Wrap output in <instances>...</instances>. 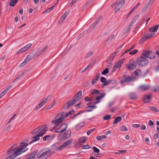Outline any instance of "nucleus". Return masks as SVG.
Listing matches in <instances>:
<instances>
[{"label": "nucleus", "mask_w": 159, "mask_h": 159, "mask_svg": "<svg viewBox=\"0 0 159 159\" xmlns=\"http://www.w3.org/2000/svg\"><path fill=\"white\" fill-rule=\"evenodd\" d=\"M66 112H62L59 113L55 117L57 118L59 116H61V117H65L64 116L66 115Z\"/></svg>", "instance_id": "34"}, {"label": "nucleus", "mask_w": 159, "mask_h": 159, "mask_svg": "<svg viewBox=\"0 0 159 159\" xmlns=\"http://www.w3.org/2000/svg\"><path fill=\"white\" fill-rule=\"evenodd\" d=\"M82 91H79L73 97V99L76 102L80 99L82 97Z\"/></svg>", "instance_id": "12"}, {"label": "nucleus", "mask_w": 159, "mask_h": 159, "mask_svg": "<svg viewBox=\"0 0 159 159\" xmlns=\"http://www.w3.org/2000/svg\"><path fill=\"white\" fill-rule=\"evenodd\" d=\"M95 61H93L91 62L86 67L88 69L92 65H93L94 63L95 62Z\"/></svg>", "instance_id": "58"}, {"label": "nucleus", "mask_w": 159, "mask_h": 159, "mask_svg": "<svg viewBox=\"0 0 159 159\" xmlns=\"http://www.w3.org/2000/svg\"><path fill=\"white\" fill-rule=\"evenodd\" d=\"M114 35H111L110 36L108 39H107V42H108V43H110L111 42L112 39L114 38Z\"/></svg>", "instance_id": "42"}, {"label": "nucleus", "mask_w": 159, "mask_h": 159, "mask_svg": "<svg viewBox=\"0 0 159 159\" xmlns=\"http://www.w3.org/2000/svg\"><path fill=\"white\" fill-rule=\"evenodd\" d=\"M150 88L149 85H142L140 86L139 89L140 90L142 91H145L148 90Z\"/></svg>", "instance_id": "18"}, {"label": "nucleus", "mask_w": 159, "mask_h": 159, "mask_svg": "<svg viewBox=\"0 0 159 159\" xmlns=\"http://www.w3.org/2000/svg\"><path fill=\"white\" fill-rule=\"evenodd\" d=\"M91 147L89 145H86L83 146L82 149H88L91 148Z\"/></svg>", "instance_id": "53"}, {"label": "nucleus", "mask_w": 159, "mask_h": 159, "mask_svg": "<svg viewBox=\"0 0 159 159\" xmlns=\"http://www.w3.org/2000/svg\"><path fill=\"white\" fill-rule=\"evenodd\" d=\"M100 95V96H97L96 98V100L93 102V104L95 105L101 102V99L105 96L106 94L105 93H102Z\"/></svg>", "instance_id": "14"}, {"label": "nucleus", "mask_w": 159, "mask_h": 159, "mask_svg": "<svg viewBox=\"0 0 159 159\" xmlns=\"http://www.w3.org/2000/svg\"><path fill=\"white\" fill-rule=\"evenodd\" d=\"M149 109L150 110H151L153 111H155L156 112H159V110L154 107H152V106L150 107H149Z\"/></svg>", "instance_id": "44"}, {"label": "nucleus", "mask_w": 159, "mask_h": 159, "mask_svg": "<svg viewBox=\"0 0 159 159\" xmlns=\"http://www.w3.org/2000/svg\"><path fill=\"white\" fill-rule=\"evenodd\" d=\"M75 113V111L73 110V109H72L71 110L69 111L68 112L66 113V116H65V118H66V116H69L70 115L73 114Z\"/></svg>", "instance_id": "41"}, {"label": "nucleus", "mask_w": 159, "mask_h": 159, "mask_svg": "<svg viewBox=\"0 0 159 159\" xmlns=\"http://www.w3.org/2000/svg\"><path fill=\"white\" fill-rule=\"evenodd\" d=\"M69 13V11H66L64 13L62 16L65 19L66 18Z\"/></svg>", "instance_id": "49"}, {"label": "nucleus", "mask_w": 159, "mask_h": 159, "mask_svg": "<svg viewBox=\"0 0 159 159\" xmlns=\"http://www.w3.org/2000/svg\"><path fill=\"white\" fill-rule=\"evenodd\" d=\"M142 53L144 57L150 59H152L155 57V53L152 51L147 50L143 51Z\"/></svg>", "instance_id": "9"}, {"label": "nucleus", "mask_w": 159, "mask_h": 159, "mask_svg": "<svg viewBox=\"0 0 159 159\" xmlns=\"http://www.w3.org/2000/svg\"><path fill=\"white\" fill-rule=\"evenodd\" d=\"M95 130H96V129L95 128H93V129H90L89 130H88L87 132V134L88 135H90L91 133L93 132Z\"/></svg>", "instance_id": "48"}, {"label": "nucleus", "mask_w": 159, "mask_h": 159, "mask_svg": "<svg viewBox=\"0 0 159 159\" xmlns=\"http://www.w3.org/2000/svg\"><path fill=\"white\" fill-rule=\"evenodd\" d=\"M137 61L138 65L140 66H146L149 63L148 60L145 57H140L137 59Z\"/></svg>", "instance_id": "3"}, {"label": "nucleus", "mask_w": 159, "mask_h": 159, "mask_svg": "<svg viewBox=\"0 0 159 159\" xmlns=\"http://www.w3.org/2000/svg\"><path fill=\"white\" fill-rule=\"evenodd\" d=\"M120 130L121 131H125L128 130L127 128L124 126H122Z\"/></svg>", "instance_id": "56"}, {"label": "nucleus", "mask_w": 159, "mask_h": 159, "mask_svg": "<svg viewBox=\"0 0 159 159\" xmlns=\"http://www.w3.org/2000/svg\"><path fill=\"white\" fill-rule=\"evenodd\" d=\"M50 137V136L49 135L45 136L43 138V140L44 141L46 140L48 138Z\"/></svg>", "instance_id": "62"}, {"label": "nucleus", "mask_w": 159, "mask_h": 159, "mask_svg": "<svg viewBox=\"0 0 159 159\" xmlns=\"http://www.w3.org/2000/svg\"><path fill=\"white\" fill-rule=\"evenodd\" d=\"M28 145V143H25L24 142L20 143V148L21 149L22 151L23 149H25L26 148V147Z\"/></svg>", "instance_id": "25"}, {"label": "nucleus", "mask_w": 159, "mask_h": 159, "mask_svg": "<svg viewBox=\"0 0 159 159\" xmlns=\"http://www.w3.org/2000/svg\"><path fill=\"white\" fill-rule=\"evenodd\" d=\"M68 124L63 123L59 127L55 130V132L57 133H62L65 131L67 127Z\"/></svg>", "instance_id": "10"}, {"label": "nucleus", "mask_w": 159, "mask_h": 159, "mask_svg": "<svg viewBox=\"0 0 159 159\" xmlns=\"http://www.w3.org/2000/svg\"><path fill=\"white\" fill-rule=\"evenodd\" d=\"M65 118V117H60V118H58L57 120L60 122V123H61L64 120Z\"/></svg>", "instance_id": "57"}, {"label": "nucleus", "mask_w": 159, "mask_h": 159, "mask_svg": "<svg viewBox=\"0 0 159 159\" xmlns=\"http://www.w3.org/2000/svg\"><path fill=\"white\" fill-rule=\"evenodd\" d=\"M28 150V148H26L25 149L22 151L20 148H17L14 152L16 154H18V155H20L21 153L25 152Z\"/></svg>", "instance_id": "19"}, {"label": "nucleus", "mask_w": 159, "mask_h": 159, "mask_svg": "<svg viewBox=\"0 0 159 159\" xmlns=\"http://www.w3.org/2000/svg\"><path fill=\"white\" fill-rule=\"evenodd\" d=\"M84 100L86 102H89L91 100V99L89 98V97L87 96L85 98Z\"/></svg>", "instance_id": "64"}, {"label": "nucleus", "mask_w": 159, "mask_h": 159, "mask_svg": "<svg viewBox=\"0 0 159 159\" xmlns=\"http://www.w3.org/2000/svg\"><path fill=\"white\" fill-rule=\"evenodd\" d=\"M91 93L92 94L99 95L102 93H101L100 92L99 90L96 89H92L91 90Z\"/></svg>", "instance_id": "28"}, {"label": "nucleus", "mask_w": 159, "mask_h": 159, "mask_svg": "<svg viewBox=\"0 0 159 159\" xmlns=\"http://www.w3.org/2000/svg\"><path fill=\"white\" fill-rule=\"evenodd\" d=\"M48 46H47L46 47L44 48L41 51L39 52L37 54H34L33 52H31V53H32V55L34 56L33 58H36L42 55L46 50V49L47 48Z\"/></svg>", "instance_id": "15"}, {"label": "nucleus", "mask_w": 159, "mask_h": 159, "mask_svg": "<svg viewBox=\"0 0 159 159\" xmlns=\"http://www.w3.org/2000/svg\"><path fill=\"white\" fill-rule=\"evenodd\" d=\"M151 98V95H145L143 98V100L144 102L146 103L149 102Z\"/></svg>", "instance_id": "17"}, {"label": "nucleus", "mask_w": 159, "mask_h": 159, "mask_svg": "<svg viewBox=\"0 0 159 159\" xmlns=\"http://www.w3.org/2000/svg\"><path fill=\"white\" fill-rule=\"evenodd\" d=\"M17 156L18 154H16L14 152L11 155L9 156H11L10 159H14Z\"/></svg>", "instance_id": "45"}, {"label": "nucleus", "mask_w": 159, "mask_h": 159, "mask_svg": "<svg viewBox=\"0 0 159 159\" xmlns=\"http://www.w3.org/2000/svg\"><path fill=\"white\" fill-rule=\"evenodd\" d=\"M152 3H151L150 2L147 4V5L141 11L142 14H143L148 9L149 7H150Z\"/></svg>", "instance_id": "26"}, {"label": "nucleus", "mask_w": 159, "mask_h": 159, "mask_svg": "<svg viewBox=\"0 0 159 159\" xmlns=\"http://www.w3.org/2000/svg\"><path fill=\"white\" fill-rule=\"evenodd\" d=\"M159 28V25H157L149 29V31L151 32L152 33H154L153 32H156L158 28Z\"/></svg>", "instance_id": "20"}, {"label": "nucleus", "mask_w": 159, "mask_h": 159, "mask_svg": "<svg viewBox=\"0 0 159 159\" xmlns=\"http://www.w3.org/2000/svg\"><path fill=\"white\" fill-rule=\"evenodd\" d=\"M93 149L94 150V152L98 153L100 152V150L95 147H93Z\"/></svg>", "instance_id": "54"}, {"label": "nucleus", "mask_w": 159, "mask_h": 159, "mask_svg": "<svg viewBox=\"0 0 159 159\" xmlns=\"http://www.w3.org/2000/svg\"><path fill=\"white\" fill-rule=\"evenodd\" d=\"M54 152V151H53L52 150H49L48 151L46 152H44L46 153V155L47 157V158L48 157L50 156V155H51Z\"/></svg>", "instance_id": "31"}, {"label": "nucleus", "mask_w": 159, "mask_h": 159, "mask_svg": "<svg viewBox=\"0 0 159 159\" xmlns=\"http://www.w3.org/2000/svg\"><path fill=\"white\" fill-rule=\"evenodd\" d=\"M137 64V61L132 59L126 65V67L128 70H132L136 68Z\"/></svg>", "instance_id": "5"}, {"label": "nucleus", "mask_w": 159, "mask_h": 159, "mask_svg": "<svg viewBox=\"0 0 159 159\" xmlns=\"http://www.w3.org/2000/svg\"><path fill=\"white\" fill-rule=\"evenodd\" d=\"M117 64H115L112 70V72H113L115 71L116 70V69L118 68L117 66Z\"/></svg>", "instance_id": "63"}, {"label": "nucleus", "mask_w": 159, "mask_h": 159, "mask_svg": "<svg viewBox=\"0 0 159 159\" xmlns=\"http://www.w3.org/2000/svg\"><path fill=\"white\" fill-rule=\"evenodd\" d=\"M129 98L131 99L134 100L138 98V96L136 94L134 93L131 92L129 94Z\"/></svg>", "instance_id": "21"}, {"label": "nucleus", "mask_w": 159, "mask_h": 159, "mask_svg": "<svg viewBox=\"0 0 159 159\" xmlns=\"http://www.w3.org/2000/svg\"><path fill=\"white\" fill-rule=\"evenodd\" d=\"M138 52L137 50L135 49L134 50L130 52L129 54V55H134L136 54Z\"/></svg>", "instance_id": "47"}, {"label": "nucleus", "mask_w": 159, "mask_h": 159, "mask_svg": "<svg viewBox=\"0 0 159 159\" xmlns=\"http://www.w3.org/2000/svg\"><path fill=\"white\" fill-rule=\"evenodd\" d=\"M109 72V69L108 68H107L103 70L102 72V74L103 75H105L108 73Z\"/></svg>", "instance_id": "46"}, {"label": "nucleus", "mask_w": 159, "mask_h": 159, "mask_svg": "<svg viewBox=\"0 0 159 159\" xmlns=\"http://www.w3.org/2000/svg\"><path fill=\"white\" fill-rule=\"evenodd\" d=\"M116 82V80H115L108 79L107 81L106 80L105 83L106 84V85H107L111 83L113 84L115 83Z\"/></svg>", "instance_id": "32"}, {"label": "nucleus", "mask_w": 159, "mask_h": 159, "mask_svg": "<svg viewBox=\"0 0 159 159\" xmlns=\"http://www.w3.org/2000/svg\"><path fill=\"white\" fill-rule=\"evenodd\" d=\"M152 91L155 92H159V86L156 85L153 87Z\"/></svg>", "instance_id": "39"}, {"label": "nucleus", "mask_w": 159, "mask_h": 159, "mask_svg": "<svg viewBox=\"0 0 159 159\" xmlns=\"http://www.w3.org/2000/svg\"><path fill=\"white\" fill-rule=\"evenodd\" d=\"M124 4V0H121L120 1V0H117L112 4L111 6V7H113L114 6H115V12H116L122 7Z\"/></svg>", "instance_id": "4"}, {"label": "nucleus", "mask_w": 159, "mask_h": 159, "mask_svg": "<svg viewBox=\"0 0 159 159\" xmlns=\"http://www.w3.org/2000/svg\"><path fill=\"white\" fill-rule=\"evenodd\" d=\"M138 71H141V70L140 69H137L134 72V74L136 76H138L139 73Z\"/></svg>", "instance_id": "60"}, {"label": "nucleus", "mask_w": 159, "mask_h": 159, "mask_svg": "<svg viewBox=\"0 0 159 159\" xmlns=\"http://www.w3.org/2000/svg\"><path fill=\"white\" fill-rule=\"evenodd\" d=\"M40 128V127L37 128H39L38 130L35 131L36 130V129H35L34 130H33V131L32 132V133H31V134H33L34 132L35 134L38 133H39L33 137V139L30 142L29 144H30L33 143V142L39 140L40 139L39 137L40 136H42L47 131V128L46 126V125L45 126V128H43L41 130L40 128Z\"/></svg>", "instance_id": "1"}, {"label": "nucleus", "mask_w": 159, "mask_h": 159, "mask_svg": "<svg viewBox=\"0 0 159 159\" xmlns=\"http://www.w3.org/2000/svg\"><path fill=\"white\" fill-rule=\"evenodd\" d=\"M75 102H76L73 99L71 100H70L64 105L63 108L65 109H67L69 108L71 106L74 105L75 103Z\"/></svg>", "instance_id": "13"}, {"label": "nucleus", "mask_w": 159, "mask_h": 159, "mask_svg": "<svg viewBox=\"0 0 159 159\" xmlns=\"http://www.w3.org/2000/svg\"><path fill=\"white\" fill-rule=\"evenodd\" d=\"M73 141V139H69L67 141L65 142L61 146L59 147L58 148L56 146V148L55 147V146H57L58 145V143H55L54 145H52L51 147V148L52 149H54L55 151H59L60 150H61L63 149L64 148H66L68 145L70 144Z\"/></svg>", "instance_id": "2"}, {"label": "nucleus", "mask_w": 159, "mask_h": 159, "mask_svg": "<svg viewBox=\"0 0 159 159\" xmlns=\"http://www.w3.org/2000/svg\"><path fill=\"white\" fill-rule=\"evenodd\" d=\"M87 140L86 137H83L79 139V142L80 143H84Z\"/></svg>", "instance_id": "36"}, {"label": "nucleus", "mask_w": 159, "mask_h": 159, "mask_svg": "<svg viewBox=\"0 0 159 159\" xmlns=\"http://www.w3.org/2000/svg\"><path fill=\"white\" fill-rule=\"evenodd\" d=\"M135 80V78L133 76H128L126 77L125 75H123L120 81L121 83H129L131 81H134Z\"/></svg>", "instance_id": "8"}, {"label": "nucleus", "mask_w": 159, "mask_h": 159, "mask_svg": "<svg viewBox=\"0 0 159 159\" xmlns=\"http://www.w3.org/2000/svg\"><path fill=\"white\" fill-rule=\"evenodd\" d=\"M139 15L137 14L135 17L132 20L130 24L133 25L134 23L136 21V20L138 19L139 17Z\"/></svg>", "instance_id": "35"}, {"label": "nucleus", "mask_w": 159, "mask_h": 159, "mask_svg": "<svg viewBox=\"0 0 159 159\" xmlns=\"http://www.w3.org/2000/svg\"><path fill=\"white\" fill-rule=\"evenodd\" d=\"M34 56L32 55V53H30L27 57H26L24 61L22 63L20 64L19 65V67H21L25 65L30 60L33 58Z\"/></svg>", "instance_id": "11"}, {"label": "nucleus", "mask_w": 159, "mask_h": 159, "mask_svg": "<svg viewBox=\"0 0 159 159\" xmlns=\"http://www.w3.org/2000/svg\"><path fill=\"white\" fill-rule=\"evenodd\" d=\"M135 46V45H134L133 46H132L130 48H129V49H126V50L124 52V53H123V54H122V55H124V54H125L127 53V52H128L130 51V50H132Z\"/></svg>", "instance_id": "38"}, {"label": "nucleus", "mask_w": 159, "mask_h": 159, "mask_svg": "<svg viewBox=\"0 0 159 159\" xmlns=\"http://www.w3.org/2000/svg\"><path fill=\"white\" fill-rule=\"evenodd\" d=\"M155 33H148L146 34H143V36L139 40V43L141 44L146 41L149 38L153 37Z\"/></svg>", "instance_id": "7"}, {"label": "nucleus", "mask_w": 159, "mask_h": 159, "mask_svg": "<svg viewBox=\"0 0 159 159\" xmlns=\"http://www.w3.org/2000/svg\"><path fill=\"white\" fill-rule=\"evenodd\" d=\"M53 107V106L52 105V104L50 105H48L45 108V109L46 110H48V109H50L52 107Z\"/></svg>", "instance_id": "59"}, {"label": "nucleus", "mask_w": 159, "mask_h": 159, "mask_svg": "<svg viewBox=\"0 0 159 159\" xmlns=\"http://www.w3.org/2000/svg\"><path fill=\"white\" fill-rule=\"evenodd\" d=\"M133 25L131 24H130V25H129V26L126 28V30H125V32L124 34H126L127 32H128L130 30L132 26H133Z\"/></svg>", "instance_id": "33"}, {"label": "nucleus", "mask_w": 159, "mask_h": 159, "mask_svg": "<svg viewBox=\"0 0 159 159\" xmlns=\"http://www.w3.org/2000/svg\"><path fill=\"white\" fill-rule=\"evenodd\" d=\"M117 53L116 52H115L113 53L111 55L110 57L107 59V62H108L111 61L114 58L115 56L116 55Z\"/></svg>", "instance_id": "24"}, {"label": "nucleus", "mask_w": 159, "mask_h": 159, "mask_svg": "<svg viewBox=\"0 0 159 159\" xmlns=\"http://www.w3.org/2000/svg\"><path fill=\"white\" fill-rule=\"evenodd\" d=\"M122 120V118L120 117H117L115 120L113 122V124H117L119 122L121 121Z\"/></svg>", "instance_id": "30"}, {"label": "nucleus", "mask_w": 159, "mask_h": 159, "mask_svg": "<svg viewBox=\"0 0 159 159\" xmlns=\"http://www.w3.org/2000/svg\"><path fill=\"white\" fill-rule=\"evenodd\" d=\"M8 91L6 89L0 94V96L2 98Z\"/></svg>", "instance_id": "50"}, {"label": "nucleus", "mask_w": 159, "mask_h": 159, "mask_svg": "<svg viewBox=\"0 0 159 159\" xmlns=\"http://www.w3.org/2000/svg\"><path fill=\"white\" fill-rule=\"evenodd\" d=\"M122 64L123 62L120 61H119L116 63V64L117 65V68L120 69L121 67Z\"/></svg>", "instance_id": "40"}, {"label": "nucleus", "mask_w": 159, "mask_h": 159, "mask_svg": "<svg viewBox=\"0 0 159 159\" xmlns=\"http://www.w3.org/2000/svg\"><path fill=\"white\" fill-rule=\"evenodd\" d=\"M93 54V52H89L87 54L86 56L85 57L86 58H88L90 57Z\"/></svg>", "instance_id": "52"}, {"label": "nucleus", "mask_w": 159, "mask_h": 159, "mask_svg": "<svg viewBox=\"0 0 159 159\" xmlns=\"http://www.w3.org/2000/svg\"><path fill=\"white\" fill-rule=\"evenodd\" d=\"M111 117V116L110 115H106L103 117V119L104 120H108L110 119Z\"/></svg>", "instance_id": "43"}, {"label": "nucleus", "mask_w": 159, "mask_h": 159, "mask_svg": "<svg viewBox=\"0 0 159 159\" xmlns=\"http://www.w3.org/2000/svg\"><path fill=\"white\" fill-rule=\"evenodd\" d=\"M38 152V150H36L29 154L27 156V159H33L34 158Z\"/></svg>", "instance_id": "16"}, {"label": "nucleus", "mask_w": 159, "mask_h": 159, "mask_svg": "<svg viewBox=\"0 0 159 159\" xmlns=\"http://www.w3.org/2000/svg\"><path fill=\"white\" fill-rule=\"evenodd\" d=\"M139 5L140 3L139 2L138 3V4L132 9V11H134Z\"/></svg>", "instance_id": "61"}, {"label": "nucleus", "mask_w": 159, "mask_h": 159, "mask_svg": "<svg viewBox=\"0 0 159 159\" xmlns=\"http://www.w3.org/2000/svg\"><path fill=\"white\" fill-rule=\"evenodd\" d=\"M32 46L31 43H29L22 48V50L24 51V52L27 50Z\"/></svg>", "instance_id": "29"}, {"label": "nucleus", "mask_w": 159, "mask_h": 159, "mask_svg": "<svg viewBox=\"0 0 159 159\" xmlns=\"http://www.w3.org/2000/svg\"><path fill=\"white\" fill-rule=\"evenodd\" d=\"M14 146H11L10 148V149L7 152V155L9 153L11 152L12 153L13 151H14L16 150V148H13Z\"/></svg>", "instance_id": "37"}, {"label": "nucleus", "mask_w": 159, "mask_h": 159, "mask_svg": "<svg viewBox=\"0 0 159 159\" xmlns=\"http://www.w3.org/2000/svg\"><path fill=\"white\" fill-rule=\"evenodd\" d=\"M46 154V153L44 152L41 155H39V154H38L37 155V157L38 158V159H47V157Z\"/></svg>", "instance_id": "23"}, {"label": "nucleus", "mask_w": 159, "mask_h": 159, "mask_svg": "<svg viewBox=\"0 0 159 159\" xmlns=\"http://www.w3.org/2000/svg\"><path fill=\"white\" fill-rule=\"evenodd\" d=\"M106 79L104 77H102L100 79V81L102 83H105L106 81Z\"/></svg>", "instance_id": "55"}, {"label": "nucleus", "mask_w": 159, "mask_h": 159, "mask_svg": "<svg viewBox=\"0 0 159 159\" xmlns=\"http://www.w3.org/2000/svg\"><path fill=\"white\" fill-rule=\"evenodd\" d=\"M17 0H11L9 2V5L11 7H14L17 4Z\"/></svg>", "instance_id": "27"}, {"label": "nucleus", "mask_w": 159, "mask_h": 159, "mask_svg": "<svg viewBox=\"0 0 159 159\" xmlns=\"http://www.w3.org/2000/svg\"><path fill=\"white\" fill-rule=\"evenodd\" d=\"M71 131L69 130H66L64 134H59L58 135V139L59 140H64L68 138L70 136Z\"/></svg>", "instance_id": "6"}, {"label": "nucleus", "mask_w": 159, "mask_h": 159, "mask_svg": "<svg viewBox=\"0 0 159 159\" xmlns=\"http://www.w3.org/2000/svg\"><path fill=\"white\" fill-rule=\"evenodd\" d=\"M85 124L84 122H81L77 125L75 127V129L78 130L81 129L84 126V125Z\"/></svg>", "instance_id": "22"}, {"label": "nucleus", "mask_w": 159, "mask_h": 159, "mask_svg": "<svg viewBox=\"0 0 159 159\" xmlns=\"http://www.w3.org/2000/svg\"><path fill=\"white\" fill-rule=\"evenodd\" d=\"M24 74V72H23L21 74H20L19 75L15 80H13V82H15L16 80L20 79L21 77Z\"/></svg>", "instance_id": "51"}]
</instances>
